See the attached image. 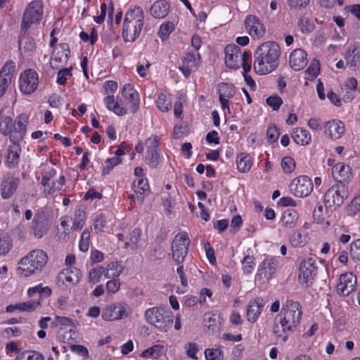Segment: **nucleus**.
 I'll list each match as a JSON object with an SVG mask.
<instances>
[{
  "label": "nucleus",
  "mask_w": 360,
  "mask_h": 360,
  "mask_svg": "<svg viewBox=\"0 0 360 360\" xmlns=\"http://www.w3.org/2000/svg\"><path fill=\"white\" fill-rule=\"evenodd\" d=\"M302 310L300 304L292 300H287L281 312L274 319L272 333L278 342H285L290 333L300 323Z\"/></svg>",
  "instance_id": "obj_1"
},
{
  "label": "nucleus",
  "mask_w": 360,
  "mask_h": 360,
  "mask_svg": "<svg viewBox=\"0 0 360 360\" xmlns=\"http://www.w3.org/2000/svg\"><path fill=\"white\" fill-rule=\"evenodd\" d=\"M281 50L278 44L274 41L262 43L255 53L254 70L260 75L273 72L278 65Z\"/></svg>",
  "instance_id": "obj_2"
},
{
  "label": "nucleus",
  "mask_w": 360,
  "mask_h": 360,
  "mask_svg": "<svg viewBox=\"0 0 360 360\" xmlns=\"http://www.w3.org/2000/svg\"><path fill=\"white\" fill-rule=\"evenodd\" d=\"M49 261L47 253L41 249H34L22 257L17 264L16 273L20 278H28L41 272Z\"/></svg>",
  "instance_id": "obj_3"
},
{
  "label": "nucleus",
  "mask_w": 360,
  "mask_h": 360,
  "mask_svg": "<svg viewBox=\"0 0 360 360\" xmlns=\"http://www.w3.org/2000/svg\"><path fill=\"white\" fill-rule=\"evenodd\" d=\"M144 22V12L140 6L130 8L125 13L122 37L124 41H135L140 35Z\"/></svg>",
  "instance_id": "obj_4"
},
{
  "label": "nucleus",
  "mask_w": 360,
  "mask_h": 360,
  "mask_svg": "<svg viewBox=\"0 0 360 360\" xmlns=\"http://www.w3.org/2000/svg\"><path fill=\"white\" fill-rule=\"evenodd\" d=\"M146 322L162 333H167L172 328L173 316L172 312L162 307H153L145 311Z\"/></svg>",
  "instance_id": "obj_5"
},
{
  "label": "nucleus",
  "mask_w": 360,
  "mask_h": 360,
  "mask_svg": "<svg viewBox=\"0 0 360 360\" xmlns=\"http://www.w3.org/2000/svg\"><path fill=\"white\" fill-rule=\"evenodd\" d=\"M224 61L226 65L231 69H238L243 67L244 72L251 70L250 55L242 51L236 44H229L224 49Z\"/></svg>",
  "instance_id": "obj_6"
},
{
  "label": "nucleus",
  "mask_w": 360,
  "mask_h": 360,
  "mask_svg": "<svg viewBox=\"0 0 360 360\" xmlns=\"http://www.w3.org/2000/svg\"><path fill=\"white\" fill-rule=\"evenodd\" d=\"M132 312L130 306L122 301L115 302L105 306L101 317L105 321L113 322L128 317Z\"/></svg>",
  "instance_id": "obj_7"
},
{
  "label": "nucleus",
  "mask_w": 360,
  "mask_h": 360,
  "mask_svg": "<svg viewBox=\"0 0 360 360\" xmlns=\"http://www.w3.org/2000/svg\"><path fill=\"white\" fill-rule=\"evenodd\" d=\"M317 274L316 261L311 257L304 259L300 264L297 281L304 288L312 285Z\"/></svg>",
  "instance_id": "obj_8"
},
{
  "label": "nucleus",
  "mask_w": 360,
  "mask_h": 360,
  "mask_svg": "<svg viewBox=\"0 0 360 360\" xmlns=\"http://www.w3.org/2000/svg\"><path fill=\"white\" fill-rule=\"evenodd\" d=\"M348 196V190L343 184H336L330 187L325 193L324 202L326 207H340Z\"/></svg>",
  "instance_id": "obj_9"
},
{
  "label": "nucleus",
  "mask_w": 360,
  "mask_h": 360,
  "mask_svg": "<svg viewBox=\"0 0 360 360\" xmlns=\"http://www.w3.org/2000/svg\"><path fill=\"white\" fill-rule=\"evenodd\" d=\"M44 6L42 1L34 0L26 7L23 13L21 26L23 29H28L32 24L39 23L42 18Z\"/></svg>",
  "instance_id": "obj_10"
},
{
  "label": "nucleus",
  "mask_w": 360,
  "mask_h": 360,
  "mask_svg": "<svg viewBox=\"0 0 360 360\" xmlns=\"http://www.w3.org/2000/svg\"><path fill=\"white\" fill-rule=\"evenodd\" d=\"M190 239L186 232H181L175 236L172 245V258L177 264L184 262L187 255Z\"/></svg>",
  "instance_id": "obj_11"
},
{
  "label": "nucleus",
  "mask_w": 360,
  "mask_h": 360,
  "mask_svg": "<svg viewBox=\"0 0 360 360\" xmlns=\"http://www.w3.org/2000/svg\"><path fill=\"white\" fill-rule=\"evenodd\" d=\"M39 77L36 71L27 69L21 72L19 77V89L22 94L30 95L37 89Z\"/></svg>",
  "instance_id": "obj_12"
},
{
  "label": "nucleus",
  "mask_w": 360,
  "mask_h": 360,
  "mask_svg": "<svg viewBox=\"0 0 360 360\" xmlns=\"http://www.w3.org/2000/svg\"><path fill=\"white\" fill-rule=\"evenodd\" d=\"M289 189L294 195L304 198L309 195L312 191L313 184L307 176H300L291 181Z\"/></svg>",
  "instance_id": "obj_13"
},
{
  "label": "nucleus",
  "mask_w": 360,
  "mask_h": 360,
  "mask_svg": "<svg viewBox=\"0 0 360 360\" xmlns=\"http://www.w3.org/2000/svg\"><path fill=\"white\" fill-rule=\"evenodd\" d=\"M120 97L128 106L129 112L135 113L139 108L140 98L138 91L131 84H124L121 89Z\"/></svg>",
  "instance_id": "obj_14"
},
{
  "label": "nucleus",
  "mask_w": 360,
  "mask_h": 360,
  "mask_svg": "<svg viewBox=\"0 0 360 360\" xmlns=\"http://www.w3.org/2000/svg\"><path fill=\"white\" fill-rule=\"evenodd\" d=\"M80 280V271L77 268H65L57 276V284L61 288H71Z\"/></svg>",
  "instance_id": "obj_15"
},
{
  "label": "nucleus",
  "mask_w": 360,
  "mask_h": 360,
  "mask_svg": "<svg viewBox=\"0 0 360 360\" xmlns=\"http://www.w3.org/2000/svg\"><path fill=\"white\" fill-rule=\"evenodd\" d=\"M20 181L18 177L12 174L4 175L0 182L1 198L4 200L11 198L17 191Z\"/></svg>",
  "instance_id": "obj_16"
},
{
  "label": "nucleus",
  "mask_w": 360,
  "mask_h": 360,
  "mask_svg": "<svg viewBox=\"0 0 360 360\" xmlns=\"http://www.w3.org/2000/svg\"><path fill=\"white\" fill-rule=\"evenodd\" d=\"M323 133L331 140L340 139L345 133V125L340 120H329L323 125Z\"/></svg>",
  "instance_id": "obj_17"
},
{
  "label": "nucleus",
  "mask_w": 360,
  "mask_h": 360,
  "mask_svg": "<svg viewBox=\"0 0 360 360\" xmlns=\"http://www.w3.org/2000/svg\"><path fill=\"white\" fill-rule=\"evenodd\" d=\"M356 288V278L351 272L340 275L337 284V292L339 295L346 296L354 291Z\"/></svg>",
  "instance_id": "obj_18"
},
{
  "label": "nucleus",
  "mask_w": 360,
  "mask_h": 360,
  "mask_svg": "<svg viewBox=\"0 0 360 360\" xmlns=\"http://www.w3.org/2000/svg\"><path fill=\"white\" fill-rule=\"evenodd\" d=\"M103 103L106 108L117 116H124L129 112L128 106L122 98L119 96H107L103 98Z\"/></svg>",
  "instance_id": "obj_19"
},
{
  "label": "nucleus",
  "mask_w": 360,
  "mask_h": 360,
  "mask_svg": "<svg viewBox=\"0 0 360 360\" xmlns=\"http://www.w3.org/2000/svg\"><path fill=\"white\" fill-rule=\"evenodd\" d=\"M245 25L248 33L255 39L262 38L266 32L264 24L255 15L247 16Z\"/></svg>",
  "instance_id": "obj_20"
},
{
  "label": "nucleus",
  "mask_w": 360,
  "mask_h": 360,
  "mask_svg": "<svg viewBox=\"0 0 360 360\" xmlns=\"http://www.w3.org/2000/svg\"><path fill=\"white\" fill-rule=\"evenodd\" d=\"M200 60V56L198 52L187 53L183 58V63L179 67V70L186 77H188L192 72L198 68Z\"/></svg>",
  "instance_id": "obj_21"
},
{
  "label": "nucleus",
  "mask_w": 360,
  "mask_h": 360,
  "mask_svg": "<svg viewBox=\"0 0 360 360\" xmlns=\"http://www.w3.org/2000/svg\"><path fill=\"white\" fill-rule=\"evenodd\" d=\"M332 175L338 184L349 182L352 178V172L350 167L342 162L335 164L332 169Z\"/></svg>",
  "instance_id": "obj_22"
},
{
  "label": "nucleus",
  "mask_w": 360,
  "mask_h": 360,
  "mask_svg": "<svg viewBox=\"0 0 360 360\" xmlns=\"http://www.w3.org/2000/svg\"><path fill=\"white\" fill-rule=\"evenodd\" d=\"M264 306L263 300L259 297L251 300L247 306V320L252 323H255L259 319Z\"/></svg>",
  "instance_id": "obj_23"
},
{
  "label": "nucleus",
  "mask_w": 360,
  "mask_h": 360,
  "mask_svg": "<svg viewBox=\"0 0 360 360\" xmlns=\"http://www.w3.org/2000/svg\"><path fill=\"white\" fill-rule=\"evenodd\" d=\"M307 55L301 49H295L290 55L289 64L295 70L299 71L304 68L307 64Z\"/></svg>",
  "instance_id": "obj_24"
},
{
  "label": "nucleus",
  "mask_w": 360,
  "mask_h": 360,
  "mask_svg": "<svg viewBox=\"0 0 360 360\" xmlns=\"http://www.w3.org/2000/svg\"><path fill=\"white\" fill-rule=\"evenodd\" d=\"M299 222V214L293 209L285 210L280 219L279 224L285 229H292L297 226Z\"/></svg>",
  "instance_id": "obj_25"
},
{
  "label": "nucleus",
  "mask_w": 360,
  "mask_h": 360,
  "mask_svg": "<svg viewBox=\"0 0 360 360\" xmlns=\"http://www.w3.org/2000/svg\"><path fill=\"white\" fill-rule=\"evenodd\" d=\"M235 92V89L232 85L226 83L219 84V101L224 110H227L230 112L229 100L234 96Z\"/></svg>",
  "instance_id": "obj_26"
},
{
  "label": "nucleus",
  "mask_w": 360,
  "mask_h": 360,
  "mask_svg": "<svg viewBox=\"0 0 360 360\" xmlns=\"http://www.w3.org/2000/svg\"><path fill=\"white\" fill-rule=\"evenodd\" d=\"M170 11V5L165 0L155 1L150 7V15L156 19L165 18Z\"/></svg>",
  "instance_id": "obj_27"
},
{
  "label": "nucleus",
  "mask_w": 360,
  "mask_h": 360,
  "mask_svg": "<svg viewBox=\"0 0 360 360\" xmlns=\"http://www.w3.org/2000/svg\"><path fill=\"white\" fill-rule=\"evenodd\" d=\"M20 147L18 144L13 143L9 146L5 154V165L8 168L15 167L19 162Z\"/></svg>",
  "instance_id": "obj_28"
},
{
  "label": "nucleus",
  "mask_w": 360,
  "mask_h": 360,
  "mask_svg": "<svg viewBox=\"0 0 360 360\" xmlns=\"http://www.w3.org/2000/svg\"><path fill=\"white\" fill-rule=\"evenodd\" d=\"M254 162V159L250 154L247 153H240L236 158V165L238 170L241 173H248Z\"/></svg>",
  "instance_id": "obj_29"
},
{
  "label": "nucleus",
  "mask_w": 360,
  "mask_h": 360,
  "mask_svg": "<svg viewBox=\"0 0 360 360\" xmlns=\"http://www.w3.org/2000/svg\"><path fill=\"white\" fill-rule=\"evenodd\" d=\"M160 140L158 136H151L146 139L145 143L139 141L135 146L134 150L139 153H142L144 150V146L146 148V152L159 151Z\"/></svg>",
  "instance_id": "obj_30"
},
{
  "label": "nucleus",
  "mask_w": 360,
  "mask_h": 360,
  "mask_svg": "<svg viewBox=\"0 0 360 360\" xmlns=\"http://www.w3.org/2000/svg\"><path fill=\"white\" fill-rule=\"evenodd\" d=\"M166 354V349L163 345L156 344L144 349L139 354L143 359H159L161 356Z\"/></svg>",
  "instance_id": "obj_31"
},
{
  "label": "nucleus",
  "mask_w": 360,
  "mask_h": 360,
  "mask_svg": "<svg viewBox=\"0 0 360 360\" xmlns=\"http://www.w3.org/2000/svg\"><path fill=\"white\" fill-rule=\"evenodd\" d=\"M13 115L5 111L0 112V133L10 134L13 130Z\"/></svg>",
  "instance_id": "obj_32"
},
{
  "label": "nucleus",
  "mask_w": 360,
  "mask_h": 360,
  "mask_svg": "<svg viewBox=\"0 0 360 360\" xmlns=\"http://www.w3.org/2000/svg\"><path fill=\"white\" fill-rule=\"evenodd\" d=\"M292 140L299 145L307 146L311 140L309 132L302 128H295L291 133Z\"/></svg>",
  "instance_id": "obj_33"
},
{
  "label": "nucleus",
  "mask_w": 360,
  "mask_h": 360,
  "mask_svg": "<svg viewBox=\"0 0 360 360\" xmlns=\"http://www.w3.org/2000/svg\"><path fill=\"white\" fill-rule=\"evenodd\" d=\"M278 266V261L276 258L269 257L262 262L261 270L264 278L270 279L276 272Z\"/></svg>",
  "instance_id": "obj_34"
},
{
  "label": "nucleus",
  "mask_w": 360,
  "mask_h": 360,
  "mask_svg": "<svg viewBox=\"0 0 360 360\" xmlns=\"http://www.w3.org/2000/svg\"><path fill=\"white\" fill-rule=\"evenodd\" d=\"M49 230L48 222L40 217L39 215L35 216L34 219L33 233L37 238H42Z\"/></svg>",
  "instance_id": "obj_35"
},
{
  "label": "nucleus",
  "mask_w": 360,
  "mask_h": 360,
  "mask_svg": "<svg viewBox=\"0 0 360 360\" xmlns=\"http://www.w3.org/2000/svg\"><path fill=\"white\" fill-rule=\"evenodd\" d=\"M114 11L113 4L110 1L108 4L103 3L100 7V15L94 18L96 23L101 24L104 22L106 15H108V20H112V15Z\"/></svg>",
  "instance_id": "obj_36"
},
{
  "label": "nucleus",
  "mask_w": 360,
  "mask_h": 360,
  "mask_svg": "<svg viewBox=\"0 0 360 360\" xmlns=\"http://www.w3.org/2000/svg\"><path fill=\"white\" fill-rule=\"evenodd\" d=\"M124 266L120 262H112L104 267L105 278H115L123 272Z\"/></svg>",
  "instance_id": "obj_37"
},
{
  "label": "nucleus",
  "mask_w": 360,
  "mask_h": 360,
  "mask_svg": "<svg viewBox=\"0 0 360 360\" xmlns=\"http://www.w3.org/2000/svg\"><path fill=\"white\" fill-rule=\"evenodd\" d=\"M20 49L25 54L34 52L37 48V44L34 39L30 37H22L19 41Z\"/></svg>",
  "instance_id": "obj_38"
},
{
  "label": "nucleus",
  "mask_w": 360,
  "mask_h": 360,
  "mask_svg": "<svg viewBox=\"0 0 360 360\" xmlns=\"http://www.w3.org/2000/svg\"><path fill=\"white\" fill-rule=\"evenodd\" d=\"M103 276H105L104 266H97L89 270L88 274V281L91 284L95 285L101 282Z\"/></svg>",
  "instance_id": "obj_39"
},
{
  "label": "nucleus",
  "mask_w": 360,
  "mask_h": 360,
  "mask_svg": "<svg viewBox=\"0 0 360 360\" xmlns=\"http://www.w3.org/2000/svg\"><path fill=\"white\" fill-rule=\"evenodd\" d=\"M133 188L136 193L144 195L149 190V185L146 178L136 179L133 183ZM143 197L140 198V202H143Z\"/></svg>",
  "instance_id": "obj_40"
},
{
  "label": "nucleus",
  "mask_w": 360,
  "mask_h": 360,
  "mask_svg": "<svg viewBox=\"0 0 360 360\" xmlns=\"http://www.w3.org/2000/svg\"><path fill=\"white\" fill-rule=\"evenodd\" d=\"M174 30L175 24L171 21H166L160 25L158 34L162 41H165Z\"/></svg>",
  "instance_id": "obj_41"
},
{
  "label": "nucleus",
  "mask_w": 360,
  "mask_h": 360,
  "mask_svg": "<svg viewBox=\"0 0 360 360\" xmlns=\"http://www.w3.org/2000/svg\"><path fill=\"white\" fill-rule=\"evenodd\" d=\"M29 122V116L26 114H22L18 117L14 124L13 129L19 133L20 136L22 137L26 131V128Z\"/></svg>",
  "instance_id": "obj_42"
},
{
  "label": "nucleus",
  "mask_w": 360,
  "mask_h": 360,
  "mask_svg": "<svg viewBox=\"0 0 360 360\" xmlns=\"http://www.w3.org/2000/svg\"><path fill=\"white\" fill-rule=\"evenodd\" d=\"M344 86L347 91L345 96V99L349 101H352L357 87V80L354 77H350L346 80Z\"/></svg>",
  "instance_id": "obj_43"
},
{
  "label": "nucleus",
  "mask_w": 360,
  "mask_h": 360,
  "mask_svg": "<svg viewBox=\"0 0 360 360\" xmlns=\"http://www.w3.org/2000/svg\"><path fill=\"white\" fill-rule=\"evenodd\" d=\"M206 360H224V353L221 347L207 348L205 350Z\"/></svg>",
  "instance_id": "obj_44"
},
{
  "label": "nucleus",
  "mask_w": 360,
  "mask_h": 360,
  "mask_svg": "<svg viewBox=\"0 0 360 360\" xmlns=\"http://www.w3.org/2000/svg\"><path fill=\"white\" fill-rule=\"evenodd\" d=\"M141 231L139 229H134L129 236V240L125 243V247L129 248L132 250L138 249L139 247V243L141 238Z\"/></svg>",
  "instance_id": "obj_45"
},
{
  "label": "nucleus",
  "mask_w": 360,
  "mask_h": 360,
  "mask_svg": "<svg viewBox=\"0 0 360 360\" xmlns=\"http://www.w3.org/2000/svg\"><path fill=\"white\" fill-rule=\"evenodd\" d=\"M13 247L11 238L5 234H0V257L7 255Z\"/></svg>",
  "instance_id": "obj_46"
},
{
  "label": "nucleus",
  "mask_w": 360,
  "mask_h": 360,
  "mask_svg": "<svg viewBox=\"0 0 360 360\" xmlns=\"http://www.w3.org/2000/svg\"><path fill=\"white\" fill-rule=\"evenodd\" d=\"M156 103L162 112H168L172 108L171 100L165 93H162L158 96Z\"/></svg>",
  "instance_id": "obj_47"
},
{
  "label": "nucleus",
  "mask_w": 360,
  "mask_h": 360,
  "mask_svg": "<svg viewBox=\"0 0 360 360\" xmlns=\"http://www.w3.org/2000/svg\"><path fill=\"white\" fill-rule=\"evenodd\" d=\"M15 65L13 61L7 62L1 68L0 71L1 78L8 79L11 82L15 71Z\"/></svg>",
  "instance_id": "obj_48"
},
{
  "label": "nucleus",
  "mask_w": 360,
  "mask_h": 360,
  "mask_svg": "<svg viewBox=\"0 0 360 360\" xmlns=\"http://www.w3.org/2000/svg\"><path fill=\"white\" fill-rule=\"evenodd\" d=\"M52 323L55 327H58L60 330L69 329L71 330L73 327L72 320L65 316H56Z\"/></svg>",
  "instance_id": "obj_49"
},
{
  "label": "nucleus",
  "mask_w": 360,
  "mask_h": 360,
  "mask_svg": "<svg viewBox=\"0 0 360 360\" xmlns=\"http://www.w3.org/2000/svg\"><path fill=\"white\" fill-rule=\"evenodd\" d=\"M290 243L294 248L304 247L307 243V236L300 232H295L290 236Z\"/></svg>",
  "instance_id": "obj_50"
},
{
  "label": "nucleus",
  "mask_w": 360,
  "mask_h": 360,
  "mask_svg": "<svg viewBox=\"0 0 360 360\" xmlns=\"http://www.w3.org/2000/svg\"><path fill=\"white\" fill-rule=\"evenodd\" d=\"M15 360H44V358L37 352L24 351L18 354Z\"/></svg>",
  "instance_id": "obj_51"
},
{
  "label": "nucleus",
  "mask_w": 360,
  "mask_h": 360,
  "mask_svg": "<svg viewBox=\"0 0 360 360\" xmlns=\"http://www.w3.org/2000/svg\"><path fill=\"white\" fill-rule=\"evenodd\" d=\"M300 30L304 34H309L314 29V23L307 18H301L297 22Z\"/></svg>",
  "instance_id": "obj_52"
},
{
  "label": "nucleus",
  "mask_w": 360,
  "mask_h": 360,
  "mask_svg": "<svg viewBox=\"0 0 360 360\" xmlns=\"http://www.w3.org/2000/svg\"><path fill=\"white\" fill-rule=\"evenodd\" d=\"M256 263L252 256L247 255L242 261L243 271L246 274H251L255 267Z\"/></svg>",
  "instance_id": "obj_53"
},
{
  "label": "nucleus",
  "mask_w": 360,
  "mask_h": 360,
  "mask_svg": "<svg viewBox=\"0 0 360 360\" xmlns=\"http://www.w3.org/2000/svg\"><path fill=\"white\" fill-rule=\"evenodd\" d=\"M68 53L62 51L60 53L59 51L56 52V50H53V56L51 57L50 64L53 68H58L59 64L62 63L64 60L67 59Z\"/></svg>",
  "instance_id": "obj_54"
},
{
  "label": "nucleus",
  "mask_w": 360,
  "mask_h": 360,
  "mask_svg": "<svg viewBox=\"0 0 360 360\" xmlns=\"http://www.w3.org/2000/svg\"><path fill=\"white\" fill-rule=\"evenodd\" d=\"M41 306L40 299L21 302V312H32Z\"/></svg>",
  "instance_id": "obj_55"
},
{
  "label": "nucleus",
  "mask_w": 360,
  "mask_h": 360,
  "mask_svg": "<svg viewBox=\"0 0 360 360\" xmlns=\"http://www.w3.org/2000/svg\"><path fill=\"white\" fill-rule=\"evenodd\" d=\"M146 164L152 168L156 167L160 160L159 151L156 152H146L145 157Z\"/></svg>",
  "instance_id": "obj_56"
},
{
  "label": "nucleus",
  "mask_w": 360,
  "mask_h": 360,
  "mask_svg": "<svg viewBox=\"0 0 360 360\" xmlns=\"http://www.w3.org/2000/svg\"><path fill=\"white\" fill-rule=\"evenodd\" d=\"M86 219V213L82 210H77L75 213V218L71 227V229H81L85 223Z\"/></svg>",
  "instance_id": "obj_57"
},
{
  "label": "nucleus",
  "mask_w": 360,
  "mask_h": 360,
  "mask_svg": "<svg viewBox=\"0 0 360 360\" xmlns=\"http://www.w3.org/2000/svg\"><path fill=\"white\" fill-rule=\"evenodd\" d=\"M121 161L122 160L119 157H112L111 158L107 159L103 166L102 174L107 175L109 174L110 170H112L114 167L119 165Z\"/></svg>",
  "instance_id": "obj_58"
},
{
  "label": "nucleus",
  "mask_w": 360,
  "mask_h": 360,
  "mask_svg": "<svg viewBox=\"0 0 360 360\" xmlns=\"http://www.w3.org/2000/svg\"><path fill=\"white\" fill-rule=\"evenodd\" d=\"M281 165L283 172L286 174L292 173L295 168V161L289 156L284 157Z\"/></svg>",
  "instance_id": "obj_59"
},
{
  "label": "nucleus",
  "mask_w": 360,
  "mask_h": 360,
  "mask_svg": "<svg viewBox=\"0 0 360 360\" xmlns=\"http://www.w3.org/2000/svg\"><path fill=\"white\" fill-rule=\"evenodd\" d=\"M326 206L323 207L321 205H319L315 207L313 217L318 224L324 222L326 216Z\"/></svg>",
  "instance_id": "obj_60"
},
{
  "label": "nucleus",
  "mask_w": 360,
  "mask_h": 360,
  "mask_svg": "<svg viewBox=\"0 0 360 360\" xmlns=\"http://www.w3.org/2000/svg\"><path fill=\"white\" fill-rule=\"evenodd\" d=\"M320 72V64L317 60H313L309 67L305 71V73L308 75V79L315 78Z\"/></svg>",
  "instance_id": "obj_61"
},
{
  "label": "nucleus",
  "mask_w": 360,
  "mask_h": 360,
  "mask_svg": "<svg viewBox=\"0 0 360 360\" xmlns=\"http://www.w3.org/2000/svg\"><path fill=\"white\" fill-rule=\"evenodd\" d=\"M121 287V283L120 280L116 278H112L106 282L105 290L108 294H115L117 293Z\"/></svg>",
  "instance_id": "obj_62"
},
{
  "label": "nucleus",
  "mask_w": 360,
  "mask_h": 360,
  "mask_svg": "<svg viewBox=\"0 0 360 360\" xmlns=\"http://www.w3.org/2000/svg\"><path fill=\"white\" fill-rule=\"evenodd\" d=\"M349 255L352 259L360 261V239H357L350 244Z\"/></svg>",
  "instance_id": "obj_63"
},
{
  "label": "nucleus",
  "mask_w": 360,
  "mask_h": 360,
  "mask_svg": "<svg viewBox=\"0 0 360 360\" xmlns=\"http://www.w3.org/2000/svg\"><path fill=\"white\" fill-rule=\"evenodd\" d=\"M118 84L115 81L108 80L103 84V93L107 96H113L117 90Z\"/></svg>",
  "instance_id": "obj_64"
}]
</instances>
